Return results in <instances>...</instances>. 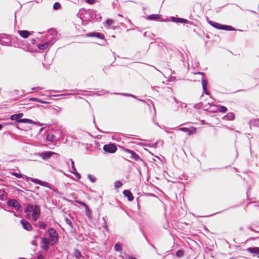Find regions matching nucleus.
<instances>
[{
    "mask_svg": "<svg viewBox=\"0 0 259 259\" xmlns=\"http://www.w3.org/2000/svg\"><path fill=\"white\" fill-rule=\"evenodd\" d=\"M39 227L40 229H45L46 226V224L43 222H39L38 223Z\"/></svg>",
    "mask_w": 259,
    "mask_h": 259,
    "instance_id": "obj_33",
    "label": "nucleus"
},
{
    "mask_svg": "<svg viewBox=\"0 0 259 259\" xmlns=\"http://www.w3.org/2000/svg\"><path fill=\"white\" fill-rule=\"evenodd\" d=\"M183 255H184V251L182 250H178L176 252V255L178 257H181L183 256Z\"/></svg>",
    "mask_w": 259,
    "mask_h": 259,
    "instance_id": "obj_27",
    "label": "nucleus"
},
{
    "mask_svg": "<svg viewBox=\"0 0 259 259\" xmlns=\"http://www.w3.org/2000/svg\"><path fill=\"white\" fill-rule=\"evenodd\" d=\"M124 151L131 154V158L134 159L136 161L142 160V159L140 156L134 151L126 148L124 149Z\"/></svg>",
    "mask_w": 259,
    "mask_h": 259,
    "instance_id": "obj_9",
    "label": "nucleus"
},
{
    "mask_svg": "<svg viewBox=\"0 0 259 259\" xmlns=\"http://www.w3.org/2000/svg\"><path fill=\"white\" fill-rule=\"evenodd\" d=\"M12 175H13V176H14L18 178L22 177V175L21 174H18V173H17V172H13L12 174Z\"/></svg>",
    "mask_w": 259,
    "mask_h": 259,
    "instance_id": "obj_36",
    "label": "nucleus"
},
{
    "mask_svg": "<svg viewBox=\"0 0 259 259\" xmlns=\"http://www.w3.org/2000/svg\"><path fill=\"white\" fill-rule=\"evenodd\" d=\"M74 255L75 256V257L77 259H79L82 257V255H81L80 251L79 250H78L77 249H75L74 250Z\"/></svg>",
    "mask_w": 259,
    "mask_h": 259,
    "instance_id": "obj_23",
    "label": "nucleus"
},
{
    "mask_svg": "<svg viewBox=\"0 0 259 259\" xmlns=\"http://www.w3.org/2000/svg\"><path fill=\"white\" fill-rule=\"evenodd\" d=\"M2 127H3V126L0 124V130H1L2 129Z\"/></svg>",
    "mask_w": 259,
    "mask_h": 259,
    "instance_id": "obj_50",
    "label": "nucleus"
},
{
    "mask_svg": "<svg viewBox=\"0 0 259 259\" xmlns=\"http://www.w3.org/2000/svg\"><path fill=\"white\" fill-rule=\"evenodd\" d=\"M247 250L250 253L259 254V247H249Z\"/></svg>",
    "mask_w": 259,
    "mask_h": 259,
    "instance_id": "obj_19",
    "label": "nucleus"
},
{
    "mask_svg": "<svg viewBox=\"0 0 259 259\" xmlns=\"http://www.w3.org/2000/svg\"><path fill=\"white\" fill-rule=\"evenodd\" d=\"M48 234L50 237V240L52 242V245H54L56 243L59 238V235L58 232L53 228H50L48 230Z\"/></svg>",
    "mask_w": 259,
    "mask_h": 259,
    "instance_id": "obj_2",
    "label": "nucleus"
},
{
    "mask_svg": "<svg viewBox=\"0 0 259 259\" xmlns=\"http://www.w3.org/2000/svg\"><path fill=\"white\" fill-rule=\"evenodd\" d=\"M194 131H195V128L193 129V131H190L189 130V132H187L186 133H187L188 135H191L194 132Z\"/></svg>",
    "mask_w": 259,
    "mask_h": 259,
    "instance_id": "obj_43",
    "label": "nucleus"
},
{
    "mask_svg": "<svg viewBox=\"0 0 259 259\" xmlns=\"http://www.w3.org/2000/svg\"><path fill=\"white\" fill-rule=\"evenodd\" d=\"M7 204L9 206H12L18 210H21L22 209L21 206L20 205L19 203L16 200L12 199L8 201Z\"/></svg>",
    "mask_w": 259,
    "mask_h": 259,
    "instance_id": "obj_7",
    "label": "nucleus"
},
{
    "mask_svg": "<svg viewBox=\"0 0 259 259\" xmlns=\"http://www.w3.org/2000/svg\"><path fill=\"white\" fill-rule=\"evenodd\" d=\"M118 16H121V15H120V14H118Z\"/></svg>",
    "mask_w": 259,
    "mask_h": 259,
    "instance_id": "obj_56",
    "label": "nucleus"
},
{
    "mask_svg": "<svg viewBox=\"0 0 259 259\" xmlns=\"http://www.w3.org/2000/svg\"><path fill=\"white\" fill-rule=\"evenodd\" d=\"M20 122L32 124V123H33L34 122L31 119L23 118V119H21L20 120Z\"/></svg>",
    "mask_w": 259,
    "mask_h": 259,
    "instance_id": "obj_24",
    "label": "nucleus"
},
{
    "mask_svg": "<svg viewBox=\"0 0 259 259\" xmlns=\"http://www.w3.org/2000/svg\"><path fill=\"white\" fill-rule=\"evenodd\" d=\"M179 131H181L184 132H189V129L187 127H182L178 130Z\"/></svg>",
    "mask_w": 259,
    "mask_h": 259,
    "instance_id": "obj_37",
    "label": "nucleus"
},
{
    "mask_svg": "<svg viewBox=\"0 0 259 259\" xmlns=\"http://www.w3.org/2000/svg\"><path fill=\"white\" fill-rule=\"evenodd\" d=\"M52 242L49 238L43 237L41 239V247L43 248L45 251H48L49 248V244Z\"/></svg>",
    "mask_w": 259,
    "mask_h": 259,
    "instance_id": "obj_5",
    "label": "nucleus"
},
{
    "mask_svg": "<svg viewBox=\"0 0 259 259\" xmlns=\"http://www.w3.org/2000/svg\"><path fill=\"white\" fill-rule=\"evenodd\" d=\"M123 194L124 195V196L127 198L128 200L130 201L133 200L134 197L133 196L132 193L130 192V191L128 190H124L123 192Z\"/></svg>",
    "mask_w": 259,
    "mask_h": 259,
    "instance_id": "obj_15",
    "label": "nucleus"
},
{
    "mask_svg": "<svg viewBox=\"0 0 259 259\" xmlns=\"http://www.w3.org/2000/svg\"><path fill=\"white\" fill-rule=\"evenodd\" d=\"M102 219L104 221V223L102 226L103 228H104L107 232H109V229L108 227V225L105 218L103 217Z\"/></svg>",
    "mask_w": 259,
    "mask_h": 259,
    "instance_id": "obj_25",
    "label": "nucleus"
},
{
    "mask_svg": "<svg viewBox=\"0 0 259 259\" xmlns=\"http://www.w3.org/2000/svg\"><path fill=\"white\" fill-rule=\"evenodd\" d=\"M207 81L204 80V79H202V88H203V90H205L206 87H207Z\"/></svg>",
    "mask_w": 259,
    "mask_h": 259,
    "instance_id": "obj_32",
    "label": "nucleus"
},
{
    "mask_svg": "<svg viewBox=\"0 0 259 259\" xmlns=\"http://www.w3.org/2000/svg\"><path fill=\"white\" fill-rule=\"evenodd\" d=\"M60 7V4L57 2V3H55L53 6V8L55 9V10H57Z\"/></svg>",
    "mask_w": 259,
    "mask_h": 259,
    "instance_id": "obj_35",
    "label": "nucleus"
},
{
    "mask_svg": "<svg viewBox=\"0 0 259 259\" xmlns=\"http://www.w3.org/2000/svg\"><path fill=\"white\" fill-rule=\"evenodd\" d=\"M45 253L43 251H39L37 259H44Z\"/></svg>",
    "mask_w": 259,
    "mask_h": 259,
    "instance_id": "obj_26",
    "label": "nucleus"
},
{
    "mask_svg": "<svg viewBox=\"0 0 259 259\" xmlns=\"http://www.w3.org/2000/svg\"><path fill=\"white\" fill-rule=\"evenodd\" d=\"M172 20L174 22H179V23H187L188 20L185 19L180 18H175L172 17Z\"/></svg>",
    "mask_w": 259,
    "mask_h": 259,
    "instance_id": "obj_20",
    "label": "nucleus"
},
{
    "mask_svg": "<svg viewBox=\"0 0 259 259\" xmlns=\"http://www.w3.org/2000/svg\"><path fill=\"white\" fill-rule=\"evenodd\" d=\"M35 243H36V241H35V240H33V241H32V242H31V244H32V245H35Z\"/></svg>",
    "mask_w": 259,
    "mask_h": 259,
    "instance_id": "obj_47",
    "label": "nucleus"
},
{
    "mask_svg": "<svg viewBox=\"0 0 259 259\" xmlns=\"http://www.w3.org/2000/svg\"><path fill=\"white\" fill-rule=\"evenodd\" d=\"M19 259H25V258H23V257H20V258H19Z\"/></svg>",
    "mask_w": 259,
    "mask_h": 259,
    "instance_id": "obj_54",
    "label": "nucleus"
},
{
    "mask_svg": "<svg viewBox=\"0 0 259 259\" xmlns=\"http://www.w3.org/2000/svg\"><path fill=\"white\" fill-rule=\"evenodd\" d=\"M160 16L158 14H152L150 15L148 17V19L149 20H157L159 19Z\"/></svg>",
    "mask_w": 259,
    "mask_h": 259,
    "instance_id": "obj_22",
    "label": "nucleus"
},
{
    "mask_svg": "<svg viewBox=\"0 0 259 259\" xmlns=\"http://www.w3.org/2000/svg\"><path fill=\"white\" fill-rule=\"evenodd\" d=\"M95 37L99 38L100 39H104V35L103 34L99 32H96Z\"/></svg>",
    "mask_w": 259,
    "mask_h": 259,
    "instance_id": "obj_30",
    "label": "nucleus"
},
{
    "mask_svg": "<svg viewBox=\"0 0 259 259\" xmlns=\"http://www.w3.org/2000/svg\"><path fill=\"white\" fill-rule=\"evenodd\" d=\"M53 40L51 41H48L42 44H39L38 45V48L41 50H45L47 49L49 46H51L53 44Z\"/></svg>",
    "mask_w": 259,
    "mask_h": 259,
    "instance_id": "obj_13",
    "label": "nucleus"
},
{
    "mask_svg": "<svg viewBox=\"0 0 259 259\" xmlns=\"http://www.w3.org/2000/svg\"><path fill=\"white\" fill-rule=\"evenodd\" d=\"M122 95L123 96H131V97H133L134 98H135V97L132 95H130V94H125V93H124V94H122Z\"/></svg>",
    "mask_w": 259,
    "mask_h": 259,
    "instance_id": "obj_44",
    "label": "nucleus"
},
{
    "mask_svg": "<svg viewBox=\"0 0 259 259\" xmlns=\"http://www.w3.org/2000/svg\"><path fill=\"white\" fill-rule=\"evenodd\" d=\"M35 89H36V88H32V91H33V90H35Z\"/></svg>",
    "mask_w": 259,
    "mask_h": 259,
    "instance_id": "obj_51",
    "label": "nucleus"
},
{
    "mask_svg": "<svg viewBox=\"0 0 259 259\" xmlns=\"http://www.w3.org/2000/svg\"><path fill=\"white\" fill-rule=\"evenodd\" d=\"M208 23L212 27L214 28L218 29H221V30H228V31H233L235 30V28H233L231 26L228 25H222L220 23H218L217 22L208 20Z\"/></svg>",
    "mask_w": 259,
    "mask_h": 259,
    "instance_id": "obj_1",
    "label": "nucleus"
},
{
    "mask_svg": "<svg viewBox=\"0 0 259 259\" xmlns=\"http://www.w3.org/2000/svg\"><path fill=\"white\" fill-rule=\"evenodd\" d=\"M88 177L92 182L94 183L96 181V178L91 175H88Z\"/></svg>",
    "mask_w": 259,
    "mask_h": 259,
    "instance_id": "obj_34",
    "label": "nucleus"
},
{
    "mask_svg": "<svg viewBox=\"0 0 259 259\" xmlns=\"http://www.w3.org/2000/svg\"><path fill=\"white\" fill-rule=\"evenodd\" d=\"M122 184L120 181H116V182H115V183L114 184V187L116 188H119L121 187L122 186Z\"/></svg>",
    "mask_w": 259,
    "mask_h": 259,
    "instance_id": "obj_31",
    "label": "nucleus"
},
{
    "mask_svg": "<svg viewBox=\"0 0 259 259\" xmlns=\"http://www.w3.org/2000/svg\"><path fill=\"white\" fill-rule=\"evenodd\" d=\"M56 134H59L60 136L56 137V136L52 134H48L46 137L47 141L50 142H54L55 141H59L62 138V133L60 131H57L56 132Z\"/></svg>",
    "mask_w": 259,
    "mask_h": 259,
    "instance_id": "obj_4",
    "label": "nucleus"
},
{
    "mask_svg": "<svg viewBox=\"0 0 259 259\" xmlns=\"http://www.w3.org/2000/svg\"><path fill=\"white\" fill-rule=\"evenodd\" d=\"M86 210V215L89 217V218H91V211L90 210V209L89 208V211Z\"/></svg>",
    "mask_w": 259,
    "mask_h": 259,
    "instance_id": "obj_41",
    "label": "nucleus"
},
{
    "mask_svg": "<svg viewBox=\"0 0 259 259\" xmlns=\"http://www.w3.org/2000/svg\"><path fill=\"white\" fill-rule=\"evenodd\" d=\"M14 215H16V214H15V212H14Z\"/></svg>",
    "mask_w": 259,
    "mask_h": 259,
    "instance_id": "obj_55",
    "label": "nucleus"
},
{
    "mask_svg": "<svg viewBox=\"0 0 259 259\" xmlns=\"http://www.w3.org/2000/svg\"><path fill=\"white\" fill-rule=\"evenodd\" d=\"M23 116V114L22 113H20L18 114H13L11 116L10 119L12 120H16L17 122H20V120L21 119V118Z\"/></svg>",
    "mask_w": 259,
    "mask_h": 259,
    "instance_id": "obj_12",
    "label": "nucleus"
},
{
    "mask_svg": "<svg viewBox=\"0 0 259 259\" xmlns=\"http://www.w3.org/2000/svg\"><path fill=\"white\" fill-rule=\"evenodd\" d=\"M66 221L68 224L70 225L72 224L71 221L69 220V219H66Z\"/></svg>",
    "mask_w": 259,
    "mask_h": 259,
    "instance_id": "obj_45",
    "label": "nucleus"
},
{
    "mask_svg": "<svg viewBox=\"0 0 259 259\" xmlns=\"http://www.w3.org/2000/svg\"><path fill=\"white\" fill-rule=\"evenodd\" d=\"M79 203H80L81 205H82L84 206L85 207V209H86L87 210L89 211V207H88V205H87L85 203H84V202H79Z\"/></svg>",
    "mask_w": 259,
    "mask_h": 259,
    "instance_id": "obj_39",
    "label": "nucleus"
},
{
    "mask_svg": "<svg viewBox=\"0 0 259 259\" xmlns=\"http://www.w3.org/2000/svg\"><path fill=\"white\" fill-rule=\"evenodd\" d=\"M20 223L24 229L27 231H31L32 229L31 225L28 221L25 220H21Z\"/></svg>",
    "mask_w": 259,
    "mask_h": 259,
    "instance_id": "obj_11",
    "label": "nucleus"
},
{
    "mask_svg": "<svg viewBox=\"0 0 259 259\" xmlns=\"http://www.w3.org/2000/svg\"><path fill=\"white\" fill-rule=\"evenodd\" d=\"M35 205H33L32 204H27L26 207L24 209V211L26 213H30L32 212L33 210L34 209Z\"/></svg>",
    "mask_w": 259,
    "mask_h": 259,
    "instance_id": "obj_18",
    "label": "nucleus"
},
{
    "mask_svg": "<svg viewBox=\"0 0 259 259\" xmlns=\"http://www.w3.org/2000/svg\"><path fill=\"white\" fill-rule=\"evenodd\" d=\"M69 160L71 162V167L72 169V171H71L77 178H80V175L77 172L76 168L74 166V163L72 159H70Z\"/></svg>",
    "mask_w": 259,
    "mask_h": 259,
    "instance_id": "obj_14",
    "label": "nucleus"
},
{
    "mask_svg": "<svg viewBox=\"0 0 259 259\" xmlns=\"http://www.w3.org/2000/svg\"><path fill=\"white\" fill-rule=\"evenodd\" d=\"M227 109L225 106H220L219 107V111L221 113H225L227 111Z\"/></svg>",
    "mask_w": 259,
    "mask_h": 259,
    "instance_id": "obj_29",
    "label": "nucleus"
},
{
    "mask_svg": "<svg viewBox=\"0 0 259 259\" xmlns=\"http://www.w3.org/2000/svg\"><path fill=\"white\" fill-rule=\"evenodd\" d=\"M32 101H37V102H40V103H44V102L40 101V100L37 99V98H31L30 99Z\"/></svg>",
    "mask_w": 259,
    "mask_h": 259,
    "instance_id": "obj_40",
    "label": "nucleus"
},
{
    "mask_svg": "<svg viewBox=\"0 0 259 259\" xmlns=\"http://www.w3.org/2000/svg\"><path fill=\"white\" fill-rule=\"evenodd\" d=\"M203 91L206 95H208V92L207 91L206 89H205V90H203Z\"/></svg>",
    "mask_w": 259,
    "mask_h": 259,
    "instance_id": "obj_46",
    "label": "nucleus"
},
{
    "mask_svg": "<svg viewBox=\"0 0 259 259\" xmlns=\"http://www.w3.org/2000/svg\"><path fill=\"white\" fill-rule=\"evenodd\" d=\"M86 1L89 4H93L94 3V0H86Z\"/></svg>",
    "mask_w": 259,
    "mask_h": 259,
    "instance_id": "obj_42",
    "label": "nucleus"
},
{
    "mask_svg": "<svg viewBox=\"0 0 259 259\" xmlns=\"http://www.w3.org/2000/svg\"><path fill=\"white\" fill-rule=\"evenodd\" d=\"M51 32H52V33H54L55 34H56V31H54V30H51Z\"/></svg>",
    "mask_w": 259,
    "mask_h": 259,
    "instance_id": "obj_48",
    "label": "nucleus"
},
{
    "mask_svg": "<svg viewBox=\"0 0 259 259\" xmlns=\"http://www.w3.org/2000/svg\"><path fill=\"white\" fill-rule=\"evenodd\" d=\"M55 154L56 153L54 152L47 151L38 153L37 155L41 157L42 159L46 160L50 159L52 155Z\"/></svg>",
    "mask_w": 259,
    "mask_h": 259,
    "instance_id": "obj_10",
    "label": "nucleus"
},
{
    "mask_svg": "<svg viewBox=\"0 0 259 259\" xmlns=\"http://www.w3.org/2000/svg\"><path fill=\"white\" fill-rule=\"evenodd\" d=\"M36 89H37V90H42V88H40V87H37V88H36Z\"/></svg>",
    "mask_w": 259,
    "mask_h": 259,
    "instance_id": "obj_49",
    "label": "nucleus"
},
{
    "mask_svg": "<svg viewBox=\"0 0 259 259\" xmlns=\"http://www.w3.org/2000/svg\"><path fill=\"white\" fill-rule=\"evenodd\" d=\"M96 32H92L86 35L87 37H95Z\"/></svg>",
    "mask_w": 259,
    "mask_h": 259,
    "instance_id": "obj_38",
    "label": "nucleus"
},
{
    "mask_svg": "<svg viewBox=\"0 0 259 259\" xmlns=\"http://www.w3.org/2000/svg\"><path fill=\"white\" fill-rule=\"evenodd\" d=\"M174 100H175V102H177L176 99L175 98H174Z\"/></svg>",
    "mask_w": 259,
    "mask_h": 259,
    "instance_id": "obj_52",
    "label": "nucleus"
},
{
    "mask_svg": "<svg viewBox=\"0 0 259 259\" xmlns=\"http://www.w3.org/2000/svg\"><path fill=\"white\" fill-rule=\"evenodd\" d=\"M103 150L106 152L113 153L117 150V148L115 145L111 144L104 145Z\"/></svg>",
    "mask_w": 259,
    "mask_h": 259,
    "instance_id": "obj_6",
    "label": "nucleus"
},
{
    "mask_svg": "<svg viewBox=\"0 0 259 259\" xmlns=\"http://www.w3.org/2000/svg\"><path fill=\"white\" fill-rule=\"evenodd\" d=\"M234 114L232 112H229L224 116L223 119L226 120H233L234 119Z\"/></svg>",
    "mask_w": 259,
    "mask_h": 259,
    "instance_id": "obj_17",
    "label": "nucleus"
},
{
    "mask_svg": "<svg viewBox=\"0 0 259 259\" xmlns=\"http://www.w3.org/2000/svg\"><path fill=\"white\" fill-rule=\"evenodd\" d=\"M23 178H25L26 181H30L33 183H35L36 184H39L41 186H44V187H48V188H51V185L48 183V182H45V181H41L38 179H34V178H32L31 177H29L28 176H24L23 177Z\"/></svg>",
    "mask_w": 259,
    "mask_h": 259,
    "instance_id": "obj_3",
    "label": "nucleus"
},
{
    "mask_svg": "<svg viewBox=\"0 0 259 259\" xmlns=\"http://www.w3.org/2000/svg\"><path fill=\"white\" fill-rule=\"evenodd\" d=\"M155 124H156L157 125L159 126L158 123H155Z\"/></svg>",
    "mask_w": 259,
    "mask_h": 259,
    "instance_id": "obj_53",
    "label": "nucleus"
},
{
    "mask_svg": "<svg viewBox=\"0 0 259 259\" xmlns=\"http://www.w3.org/2000/svg\"><path fill=\"white\" fill-rule=\"evenodd\" d=\"M113 23H114L113 20H112V19H108L106 20V26L108 28H112L113 29H115V27H113L112 26V24H113Z\"/></svg>",
    "mask_w": 259,
    "mask_h": 259,
    "instance_id": "obj_21",
    "label": "nucleus"
},
{
    "mask_svg": "<svg viewBox=\"0 0 259 259\" xmlns=\"http://www.w3.org/2000/svg\"><path fill=\"white\" fill-rule=\"evenodd\" d=\"M114 250L116 251H120L121 250V247L118 243H116L114 247Z\"/></svg>",
    "mask_w": 259,
    "mask_h": 259,
    "instance_id": "obj_28",
    "label": "nucleus"
},
{
    "mask_svg": "<svg viewBox=\"0 0 259 259\" xmlns=\"http://www.w3.org/2000/svg\"><path fill=\"white\" fill-rule=\"evenodd\" d=\"M32 219L35 222L38 219L40 216V208L38 205H35L34 209L32 211Z\"/></svg>",
    "mask_w": 259,
    "mask_h": 259,
    "instance_id": "obj_8",
    "label": "nucleus"
},
{
    "mask_svg": "<svg viewBox=\"0 0 259 259\" xmlns=\"http://www.w3.org/2000/svg\"><path fill=\"white\" fill-rule=\"evenodd\" d=\"M18 32L21 36L25 38L31 34V33L27 30H19Z\"/></svg>",
    "mask_w": 259,
    "mask_h": 259,
    "instance_id": "obj_16",
    "label": "nucleus"
}]
</instances>
